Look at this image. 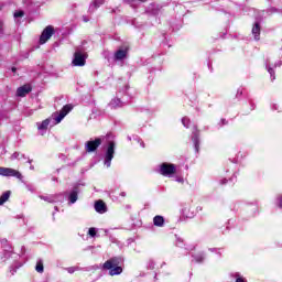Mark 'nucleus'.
I'll list each match as a JSON object with an SVG mask.
<instances>
[{
    "instance_id": "obj_5",
    "label": "nucleus",
    "mask_w": 282,
    "mask_h": 282,
    "mask_svg": "<svg viewBox=\"0 0 282 282\" xmlns=\"http://www.w3.org/2000/svg\"><path fill=\"white\" fill-rule=\"evenodd\" d=\"M102 144V139L97 138L95 140H89L85 143V151L86 153H94Z\"/></svg>"
},
{
    "instance_id": "obj_2",
    "label": "nucleus",
    "mask_w": 282,
    "mask_h": 282,
    "mask_svg": "<svg viewBox=\"0 0 282 282\" xmlns=\"http://www.w3.org/2000/svg\"><path fill=\"white\" fill-rule=\"evenodd\" d=\"M120 258H111L104 263V270H109L110 276L122 274V267H120Z\"/></svg>"
},
{
    "instance_id": "obj_16",
    "label": "nucleus",
    "mask_w": 282,
    "mask_h": 282,
    "mask_svg": "<svg viewBox=\"0 0 282 282\" xmlns=\"http://www.w3.org/2000/svg\"><path fill=\"white\" fill-rule=\"evenodd\" d=\"M252 34H253L256 41H259V34H261V25H259V22H256V24L253 25Z\"/></svg>"
},
{
    "instance_id": "obj_35",
    "label": "nucleus",
    "mask_w": 282,
    "mask_h": 282,
    "mask_svg": "<svg viewBox=\"0 0 282 282\" xmlns=\"http://www.w3.org/2000/svg\"><path fill=\"white\" fill-rule=\"evenodd\" d=\"M120 195H121V197H127V193L126 192H121Z\"/></svg>"
},
{
    "instance_id": "obj_17",
    "label": "nucleus",
    "mask_w": 282,
    "mask_h": 282,
    "mask_svg": "<svg viewBox=\"0 0 282 282\" xmlns=\"http://www.w3.org/2000/svg\"><path fill=\"white\" fill-rule=\"evenodd\" d=\"M153 225L156 226L158 228H163L164 226V218L160 215L155 216L153 218Z\"/></svg>"
},
{
    "instance_id": "obj_9",
    "label": "nucleus",
    "mask_w": 282,
    "mask_h": 282,
    "mask_svg": "<svg viewBox=\"0 0 282 282\" xmlns=\"http://www.w3.org/2000/svg\"><path fill=\"white\" fill-rule=\"evenodd\" d=\"M72 109H73L72 105L64 106L62 108V110L59 111L58 116L55 118L56 124L62 122L63 118H65V116H67V113H69V111H72Z\"/></svg>"
},
{
    "instance_id": "obj_43",
    "label": "nucleus",
    "mask_w": 282,
    "mask_h": 282,
    "mask_svg": "<svg viewBox=\"0 0 282 282\" xmlns=\"http://www.w3.org/2000/svg\"><path fill=\"white\" fill-rule=\"evenodd\" d=\"M55 210L58 212V207H55Z\"/></svg>"
},
{
    "instance_id": "obj_24",
    "label": "nucleus",
    "mask_w": 282,
    "mask_h": 282,
    "mask_svg": "<svg viewBox=\"0 0 282 282\" xmlns=\"http://www.w3.org/2000/svg\"><path fill=\"white\" fill-rule=\"evenodd\" d=\"M231 276H235L236 282H246V279H243L240 273H232Z\"/></svg>"
},
{
    "instance_id": "obj_36",
    "label": "nucleus",
    "mask_w": 282,
    "mask_h": 282,
    "mask_svg": "<svg viewBox=\"0 0 282 282\" xmlns=\"http://www.w3.org/2000/svg\"><path fill=\"white\" fill-rule=\"evenodd\" d=\"M276 65H278L279 67H281L282 63H281V62H279ZM276 65H275V67H276Z\"/></svg>"
},
{
    "instance_id": "obj_39",
    "label": "nucleus",
    "mask_w": 282,
    "mask_h": 282,
    "mask_svg": "<svg viewBox=\"0 0 282 282\" xmlns=\"http://www.w3.org/2000/svg\"><path fill=\"white\" fill-rule=\"evenodd\" d=\"M221 122H223V124H226V119H223Z\"/></svg>"
},
{
    "instance_id": "obj_8",
    "label": "nucleus",
    "mask_w": 282,
    "mask_h": 282,
    "mask_svg": "<svg viewBox=\"0 0 282 282\" xmlns=\"http://www.w3.org/2000/svg\"><path fill=\"white\" fill-rule=\"evenodd\" d=\"M85 58L86 57L83 55V53L76 52L74 54L73 65L75 67H85V63H86Z\"/></svg>"
},
{
    "instance_id": "obj_44",
    "label": "nucleus",
    "mask_w": 282,
    "mask_h": 282,
    "mask_svg": "<svg viewBox=\"0 0 282 282\" xmlns=\"http://www.w3.org/2000/svg\"><path fill=\"white\" fill-rule=\"evenodd\" d=\"M140 1H147V0H140Z\"/></svg>"
},
{
    "instance_id": "obj_34",
    "label": "nucleus",
    "mask_w": 282,
    "mask_h": 282,
    "mask_svg": "<svg viewBox=\"0 0 282 282\" xmlns=\"http://www.w3.org/2000/svg\"><path fill=\"white\" fill-rule=\"evenodd\" d=\"M140 147H142V149H144V147H145L144 141H140Z\"/></svg>"
},
{
    "instance_id": "obj_11",
    "label": "nucleus",
    "mask_w": 282,
    "mask_h": 282,
    "mask_svg": "<svg viewBox=\"0 0 282 282\" xmlns=\"http://www.w3.org/2000/svg\"><path fill=\"white\" fill-rule=\"evenodd\" d=\"M95 210L96 213H99V215H105L107 213V204H105L102 200H96L95 202Z\"/></svg>"
},
{
    "instance_id": "obj_12",
    "label": "nucleus",
    "mask_w": 282,
    "mask_h": 282,
    "mask_svg": "<svg viewBox=\"0 0 282 282\" xmlns=\"http://www.w3.org/2000/svg\"><path fill=\"white\" fill-rule=\"evenodd\" d=\"M129 54V48H119L115 53V61H124Z\"/></svg>"
},
{
    "instance_id": "obj_41",
    "label": "nucleus",
    "mask_w": 282,
    "mask_h": 282,
    "mask_svg": "<svg viewBox=\"0 0 282 282\" xmlns=\"http://www.w3.org/2000/svg\"><path fill=\"white\" fill-rule=\"evenodd\" d=\"M12 72H17V68H15V67H13V68H12Z\"/></svg>"
},
{
    "instance_id": "obj_6",
    "label": "nucleus",
    "mask_w": 282,
    "mask_h": 282,
    "mask_svg": "<svg viewBox=\"0 0 282 282\" xmlns=\"http://www.w3.org/2000/svg\"><path fill=\"white\" fill-rule=\"evenodd\" d=\"M160 173L161 175H164V177H171L172 175H175V165L171 163H163L160 166Z\"/></svg>"
},
{
    "instance_id": "obj_40",
    "label": "nucleus",
    "mask_w": 282,
    "mask_h": 282,
    "mask_svg": "<svg viewBox=\"0 0 282 282\" xmlns=\"http://www.w3.org/2000/svg\"><path fill=\"white\" fill-rule=\"evenodd\" d=\"M226 182H227V181H226V180H224V181H221V184H226Z\"/></svg>"
},
{
    "instance_id": "obj_38",
    "label": "nucleus",
    "mask_w": 282,
    "mask_h": 282,
    "mask_svg": "<svg viewBox=\"0 0 282 282\" xmlns=\"http://www.w3.org/2000/svg\"><path fill=\"white\" fill-rule=\"evenodd\" d=\"M84 21H85V23H87V21H89V20H88L87 18H85V17H84Z\"/></svg>"
},
{
    "instance_id": "obj_13",
    "label": "nucleus",
    "mask_w": 282,
    "mask_h": 282,
    "mask_svg": "<svg viewBox=\"0 0 282 282\" xmlns=\"http://www.w3.org/2000/svg\"><path fill=\"white\" fill-rule=\"evenodd\" d=\"M192 140L194 142L195 151L196 153H198L199 152V131L197 130V127H194Z\"/></svg>"
},
{
    "instance_id": "obj_14",
    "label": "nucleus",
    "mask_w": 282,
    "mask_h": 282,
    "mask_svg": "<svg viewBox=\"0 0 282 282\" xmlns=\"http://www.w3.org/2000/svg\"><path fill=\"white\" fill-rule=\"evenodd\" d=\"M78 193H79L78 187H74L72 189V192L68 195L69 204H76V202H78Z\"/></svg>"
},
{
    "instance_id": "obj_30",
    "label": "nucleus",
    "mask_w": 282,
    "mask_h": 282,
    "mask_svg": "<svg viewBox=\"0 0 282 282\" xmlns=\"http://www.w3.org/2000/svg\"><path fill=\"white\" fill-rule=\"evenodd\" d=\"M184 243V240H182V238H177L176 239V246L178 247V248H182V245Z\"/></svg>"
},
{
    "instance_id": "obj_28",
    "label": "nucleus",
    "mask_w": 282,
    "mask_h": 282,
    "mask_svg": "<svg viewBox=\"0 0 282 282\" xmlns=\"http://www.w3.org/2000/svg\"><path fill=\"white\" fill-rule=\"evenodd\" d=\"M76 270H78V267H69V268L66 269L68 274H74V272H76Z\"/></svg>"
},
{
    "instance_id": "obj_18",
    "label": "nucleus",
    "mask_w": 282,
    "mask_h": 282,
    "mask_svg": "<svg viewBox=\"0 0 282 282\" xmlns=\"http://www.w3.org/2000/svg\"><path fill=\"white\" fill-rule=\"evenodd\" d=\"M35 270L39 272V274H43V272H45V267L43 265V259H39L36 261Z\"/></svg>"
},
{
    "instance_id": "obj_37",
    "label": "nucleus",
    "mask_w": 282,
    "mask_h": 282,
    "mask_svg": "<svg viewBox=\"0 0 282 282\" xmlns=\"http://www.w3.org/2000/svg\"><path fill=\"white\" fill-rule=\"evenodd\" d=\"M30 170H31V171H34V165H31V166H30Z\"/></svg>"
},
{
    "instance_id": "obj_27",
    "label": "nucleus",
    "mask_w": 282,
    "mask_h": 282,
    "mask_svg": "<svg viewBox=\"0 0 282 282\" xmlns=\"http://www.w3.org/2000/svg\"><path fill=\"white\" fill-rule=\"evenodd\" d=\"M24 14L25 13L23 11H15L13 17L14 19H21V17H24Z\"/></svg>"
},
{
    "instance_id": "obj_10",
    "label": "nucleus",
    "mask_w": 282,
    "mask_h": 282,
    "mask_svg": "<svg viewBox=\"0 0 282 282\" xmlns=\"http://www.w3.org/2000/svg\"><path fill=\"white\" fill-rule=\"evenodd\" d=\"M30 91H32V86H30V84H25L17 89V96L25 98Z\"/></svg>"
},
{
    "instance_id": "obj_15",
    "label": "nucleus",
    "mask_w": 282,
    "mask_h": 282,
    "mask_svg": "<svg viewBox=\"0 0 282 282\" xmlns=\"http://www.w3.org/2000/svg\"><path fill=\"white\" fill-rule=\"evenodd\" d=\"M148 14H152V17H158V14H160V7L158 4H151L148 8Z\"/></svg>"
},
{
    "instance_id": "obj_42",
    "label": "nucleus",
    "mask_w": 282,
    "mask_h": 282,
    "mask_svg": "<svg viewBox=\"0 0 282 282\" xmlns=\"http://www.w3.org/2000/svg\"><path fill=\"white\" fill-rule=\"evenodd\" d=\"M29 164H32V160H29Z\"/></svg>"
},
{
    "instance_id": "obj_23",
    "label": "nucleus",
    "mask_w": 282,
    "mask_h": 282,
    "mask_svg": "<svg viewBox=\"0 0 282 282\" xmlns=\"http://www.w3.org/2000/svg\"><path fill=\"white\" fill-rule=\"evenodd\" d=\"M105 3V0H96L89 8V10H96V8H100Z\"/></svg>"
},
{
    "instance_id": "obj_20",
    "label": "nucleus",
    "mask_w": 282,
    "mask_h": 282,
    "mask_svg": "<svg viewBox=\"0 0 282 282\" xmlns=\"http://www.w3.org/2000/svg\"><path fill=\"white\" fill-rule=\"evenodd\" d=\"M50 127V119H45L41 123H37L39 131H45Z\"/></svg>"
},
{
    "instance_id": "obj_7",
    "label": "nucleus",
    "mask_w": 282,
    "mask_h": 282,
    "mask_svg": "<svg viewBox=\"0 0 282 282\" xmlns=\"http://www.w3.org/2000/svg\"><path fill=\"white\" fill-rule=\"evenodd\" d=\"M40 199H43V202H47L48 204H56V202H63L65 197L63 194H54V195H40Z\"/></svg>"
},
{
    "instance_id": "obj_21",
    "label": "nucleus",
    "mask_w": 282,
    "mask_h": 282,
    "mask_svg": "<svg viewBox=\"0 0 282 282\" xmlns=\"http://www.w3.org/2000/svg\"><path fill=\"white\" fill-rule=\"evenodd\" d=\"M8 199H10V191L4 192L0 196V206H3L4 202H8Z\"/></svg>"
},
{
    "instance_id": "obj_31",
    "label": "nucleus",
    "mask_w": 282,
    "mask_h": 282,
    "mask_svg": "<svg viewBox=\"0 0 282 282\" xmlns=\"http://www.w3.org/2000/svg\"><path fill=\"white\" fill-rule=\"evenodd\" d=\"M19 155H21V153L14 152V153L11 155V160H19Z\"/></svg>"
},
{
    "instance_id": "obj_33",
    "label": "nucleus",
    "mask_w": 282,
    "mask_h": 282,
    "mask_svg": "<svg viewBox=\"0 0 282 282\" xmlns=\"http://www.w3.org/2000/svg\"><path fill=\"white\" fill-rule=\"evenodd\" d=\"M278 200H279V203H278L279 208H282V196H280V197L278 198Z\"/></svg>"
},
{
    "instance_id": "obj_25",
    "label": "nucleus",
    "mask_w": 282,
    "mask_h": 282,
    "mask_svg": "<svg viewBox=\"0 0 282 282\" xmlns=\"http://www.w3.org/2000/svg\"><path fill=\"white\" fill-rule=\"evenodd\" d=\"M267 69L271 76V80H274L276 77H274V68L268 66V62H267Z\"/></svg>"
},
{
    "instance_id": "obj_1",
    "label": "nucleus",
    "mask_w": 282,
    "mask_h": 282,
    "mask_svg": "<svg viewBox=\"0 0 282 282\" xmlns=\"http://www.w3.org/2000/svg\"><path fill=\"white\" fill-rule=\"evenodd\" d=\"M104 140L108 142L104 164L107 166V169H109L111 166V160H113V155H116V142H113V134H107Z\"/></svg>"
},
{
    "instance_id": "obj_29",
    "label": "nucleus",
    "mask_w": 282,
    "mask_h": 282,
    "mask_svg": "<svg viewBox=\"0 0 282 282\" xmlns=\"http://www.w3.org/2000/svg\"><path fill=\"white\" fill-rule=\"evenodd\" d=\"M88 235H89L90 237H96V228H94V227L89 228Z\"/></svg>"
},
{
    "instance_id": "obj_26",
    "label": "nucleus",
    "mask_w": 282,
    "mask_h": 282,
    "mask_svg": "<svg viewBox=\"0 0 282 282\" xmlns=\"http://www.w3.org/2000/svg\"><path fill=\"white\" fill-rule=\"evenodd\" d=\"M182 124H183V127H186V129H188V127L191 124V119H188L187 117H184L182 119Z\"/></svg>"
},
{
    "instance_id": "obj_4",
    "label": "nucleus",
    "mask_w": 282,
    "mask_h": 282,
    "mask_svg": "<svg viewBox=\"0 0 282 282\" xmlns=\"http://www.w3.org/2000/svg\"><path fill=\"white\" fill-rule=\"evenodd\" d=\"M53 35H54V26L52 25L46 26L40 36V44L45 45V43H47V41H50Z\"/></svg>"
},
{
    "instance_id": "obj_19",
    "label": "nucleus",
    "mask_w": 282,
    "mask_h": 282,
    "mask_svg": "<svg viewBox=\"0 0 282 282\" xmlns=\"http://www.w3.org/2000/svg\"><path fill=\"white\" fill-rule=\"evenodd\" d=\"M109 106L111 107V109H118V107H122V100H120L119 98H115L110 101Z\"/></svg>"
},
{
    "instance_id": "obj_32",
    "label": "nucleus",
    "mask_w": 282,
    "mask_h": 282,
    "mask_svg": "<svg viewBox=\"0 0 282 282\" xmlns=\"http://www.w3.org/2000/svg\"><path fill=\"white\" fill-rule=\"evenodd\" d=\"M176 182H178V184H184V177L177 176Z\"/></svg>"
},
{
    "instance_id": "obj_3",
    "label": "nucleus",
    "mask_w": 282,
    "mask_h": 282,
    "mask_svg": "<svg viewBox=\"0 0 282 282\" xmlns=\"http://www.w3.org/2000/svg\"><path fill=\"white\" fill-rule=\"evenodd\" d=\"M0 175L2 177H17V180H23V174L12 167H0Z\"/></svg>"
},
{
    "instance_id": "obj_22",
    "label": "nucleus",
    "mask_w": 282,
    "mask_h": 282,
    "mask_svg": "<svg viewBox=\"0 0 282 282\" xmlns=\"http://www.w3.org/2000/svg\"><path fill=\"white\" fill-rule=\"evenodd\" d=\"M193 259L196 263H204V259H206V256H204V253H197L193 256Z\"/></svg>"
}]
</instances>
